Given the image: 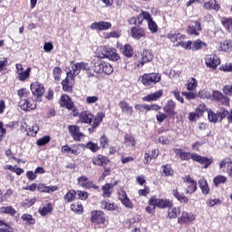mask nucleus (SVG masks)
<instances>
[{
    "instance_id": "1",
    "label": "nucleus",
    "mask_w": 232,
    "mask_h": 232,
    "mask_svg": "<svg viewBox=\"0 0 232 232\" xmlns=\"http://www.w3.org/2000/svg\"><path fill=\"white\" fill-rule=\"evenodd\" d=\"M174 151L177 157L180 159V160H189V159H192V160H195L196 162H198L199 164L204 166L205 169L211 166V163L213 162V160H211L210 159L202 157L197 153L191 154L189 152H185L181 149H174Z\"/></svg>"
},
{
    "instance_id": "2",
    "label": "nucleus",
    "mask_w": 232,
    "mask_h": 232,
    "mask_svg": "<svg viewBox=\"0 0 232 232\" xmlns=\"http://www.w3.org/2000/svg\"><path fill=\"white\" fill-rule=\"evenodd\" d=\"M97 54L100 59H110V61H119V59H121V56H119L115 48L108 47L106 45L98 47Z\"/></svg>"
},
{
    "instance_id": "3",
    "label": "nucleus",
    "mask_w": 232,
    "mask_h": 232,
    "mask_svg": "<svg viewBox=\"0 0 232 232\" xmlns=\"http://www.w3.org/2000/svg\"><path fill=\"white\" fill-rule=\"evenodd\" d=\"M228 112L226 108H219L216 112L209 110L208 111V118L209 122L213 124H217V122H222L226 117H227Z\"/></svg>"
},
{
    "instance_id": "4",
    "label": "nucleus",
    "mask_w": 232,
    "mask_h": 232,
    "mask_svg": "<svg viewBox=\"0 0 232 232\" xmlns=\"http://www.w3.org/2000/svg\"><path fill=\"white\" fill-rule=\"evenodd\" d=\"M161 76L157 72L144 73L141 76V82L143 86H151L160 82Z\"/></svg>"
},
{
    "instance_id": "5",
    "label": "nucleus",
    "mask_w": 232,
    "mask_h": 232,
    "mask_svg": "<svg viewBox=\"0 0 232 232\" xmlns=\"http://www.w3.org/2000/svg\"><path fill=\"white\" fill-rule=\"evenodd\" d=\"M151 61H153V53L150 50H143L141 52V61L134 63V69L139 70V68H142L146 63H151Z\"/></svg>"
},
{
    "instance_id": "6",
    "label": "nucleus",
    "mask_w": 232,
    "mask_h": 232,
    "mask_svg": "<svg viewBox=\"0 0 232 232\" xmlns=\"http://www.w3.org/2000/svg\"><path fill=\"white\" fill-rule=\"evenodd\" d=\"M149 204L150 206H156V208L164 209L166 208H171L173 203H171L169 199L157 198L156 197H153L149 199Z\"/></svg>"
},
{
    "instance_id": "7",
    "label": "nucleus",
    "mask_w": 232,
    "mask_h": 232,
    "mask_svg": "<svg viewBox=\"0 0 232 232\" xmlns=\"http://www.w3.org/2000/svg\"><path fill=\"white\" fill-rule=\"evenodd\" d=\"M18 106L24 111H32V110H35V108H37V103L32 98H25L20 100Z\"/></svg>"
},
{
    "instance_id": "8",
    "label": "nucleus",
    "mask_w": 232,
    "mask_h": 232,
    "mask_svg": "<svg viewBox=\"0 0 232 232\" xmlns=\"http://www.w3.org/2000/svg\"><path fill=\"white\" fill-rule=\"evenodd\" d=\"M197 219V216L191 212L183 211L178 218L179 224H193Z\"/></svg>"
},
{
    "instance_id": "9",
    "label": "nucleus",
    "mask_w": 232,
    "mask_h": 232,
    "mask_svg": "<svg viewBox=\"0 0 232 232\" xmlns=\"http://www.w3.org/2000/svg\"><path fill=\"white\" fill-rule=\"evenodd\" d=\"M91 222L92 224H104V222H106L104 212L101 210H92L91 212Z\"/></svg>"
},
{
    "instance_id": "10",
    "label": "nucleus",
    "mask_w": 232,
    "mask_h": 232,
    "mask_svg": "<svg viewBox=\"0 0 232 232\" xmlns=\"http://www.w3.org/2000/svg\"><path fill=\"white\" fill-rule=\"evenodd\" d=\"M91 30L103 32L111 28V23L106 21L94 22L90 25Z\"/></svg>"
},
{
    "instance_id": "11",
    "label": "nucleus",
    "mask_w": 232,
    "mask_h": 232,
    "mask_svg": "<svg viewBox=\"0 0 232 232\" xmlns=\"http://www.w3.org/2000/svg\"><path fill=\"white\" fill-rule=\"evenodd\" d=\"M205 64L208 68H213L215 70L220 64V58L215 54H207L205 56Z\"/></svg>"
},
{
    "instance_id": "12",
    "label": "nucleus",
    "mask_w": 232,
    "mask_h": 232,
    "mask_svg": "<svg viewBox=\"0 0 232 232\" xmlns=\"http://www.w3.org/2000/svg\"><path fill=\"white\" fill-rule=\"evenodd\" d=\"M78 186H81V188H84L85 189H97L99 188V186L94 185L92 180H89L86 176L78 178Z\"/></svg>"
},
{
    "instance_id": "13",
    "label": "nucleus",
    "mask_w": 232,
    "mask_h": 232,
    "mask_svg": "<svg viewBox=\"0 0 232 232\" xmlns=\"http://www.w3.org/2000/svg\"><path fill=\"white\" fill-rule=\"evenodd\" d=\"M31 92L35 97H43L44 93V86L39 82H34L31 83Z\"/></svg>"
},
{
    "instance_id": "14",
    "label": "nucleus",
    "mask_w": 232,
    "mask_h": 232,
    "mask_svg": "<svg viewBox=\"0 0 232 232\" xmlns=\"http://www.w3.org/2000/svg\"><path fill=\"white\" fill-rule=\"evenodd\" d=\"M130 35L132 39L139 41L144 37H146V31L142 27L134 26L130 29Z\"/></svg>"
},
{
    "instance_id": "15",
    "label": "nucleus",
    "mask_w": 232,
    "mask_h": 232,
    "mask_svg": "<svg viewBox=\"0 0 232 232\" xmlns=\"http://www.w3.org/2000/svg\"><path fill=\"white\" fill-rule=\"evenodd\" d=\"M69 133L72 135V139L75 140L81 141V139L84 137V134L81 132L79 126L70 125L68 126Z\"/></svg>"
},
{
    "instance_id": "16",
    "label": "nucleus",
    "mask_w": 232,
    "mask_h": 232,
    "mask_svg": "<svg viewBox=\"0 0 232 232\" xmlns=\"http://www.w3.org/2000/svg\"><path fill=\"white\" fill-rule=\"evenodd\" d=\"M119 106L121 110V113L125 115H133V106L130 105L126 101H120Z\"/></svg>"
},
{
    "instance_id": "17",
    "label": "nucleus",
    "mask_w": 232,
    "mask_h": 232,
    "mask_svg": "<svg viewBox=\"0 0 232 232\" xmlns=\"http://www.w3.org/2000/svg\"><path fill=\"white\" fill-rule=\"evenodd\" d=\"M109 162L110 159L103 155H98L92 159V164H94V166H102V168H104Z\"/></svg>"
},
{
    "instance_id": "18",
    "label": "nucleus",
    "mask_w": 232,
    "mask_h": 232,
    "mask_svg": "<svg viewBox=\"0 0 232 232\" xmlns=\"http://www.w3.org/2000/svg\"><path fill=\"white\" fill-rule=\"evenodd\" d=\"M60 106L67 108V110H73V102H72V98H70V96L64 94L61 97Z\"/></svg>"
},
{
    "instance_id": "19",
    "label": "nucleus",
    "mask_w": 232,
    "mask_h": 232,
    "mask_svg": "<svg viewBox=\"0 0 232 232\" xmlns=\"http://www.w3.org/2000/svg\"><path fill=\"white\" fill-rule=\"evenodd\" d=\"M167 39H169L171 43H177V44H179L180 41H184L186 39V35L180 33L170 32L167 34Z\"/></svg>"
},
{
    "instance_id": "20",
    "label": "nucleus",
    "mask_w": 232,
    "mask_h": 232,
    "mask_svg": "<svg viewBox=\"0 0 232 232\" xmlns=\"http://www.w3.org/2000/svg\"><path fill=\"white\" fill-rule=\"evenodd\" d=\"M176 106H177V103H175V102L170 100L163 107V111H165V113H168V115H169L170 117H173V115H177V111H175Z\"/></svg>"
},
{
    "instance_id": "21",
    "label": "nucleus",
    "mask_w": 232,
    "mask_h": 232,
    "mask_svg": "<svg viewBox=\"0 0 232 232\" xmlns=\"http://www.w3.org/2000/svg\"><path fill=\"white\" fill-rule=\"evenodd\" d=\"M185 181L188 185L187 193H195V191H197V181H195L189 176L185 177Z\"/></svg>"
},
{
    "instance_id": "22",
    "label": "nucleus",
    "mask_w": 232,
    "mask_h": 232,
    "mask_svg": "<svg viewBox=\"0 0 232 232\" xmlns=\"http://www.w3.org/2000/svg\"><path fill=\"white\" fill-rule=\"evenodd\" d=\"M59 190V187L57 186H46L43 183H40L38 185V191H40V193H53V191H58Z\"/></svg>"
},
{
    "instance_id": "23",
    "label": "nucleus",
    "mask_w": 232,
    "mask_h": 232,
    "mask_svg": "<svg viewBox=\"0 0 232 232\" xmlns=\"http://www.w3.org/2000/svg\"><path fill=\"white\" fill-rule=\"evenodd\" d=\"M204 10H215L218 12L220 10V5L217 3V0H210L203 4Z\"/></svg>"
},
{
    "instance_id": "24",
    "label": "nucleus",
    "mask_w": 232,
    "mask_h": 232,
    "mask_svg": "<svg viewBox=\"0 0 232 232\" xmlns=\"http://www.w3.org/2000/svg\"><path fill=\"white\" fill-rule=\"evenodd\" d=\"M163 95L162 90H160L154 93L148 94L147 96L142 98V101H145L146 102H151L153 101H159L160 97Z\"/></svg>"
},
{
    "instance_id": "25",
    "label": "nucleus",
    "mask_w": 232,
    "mask_h": 232,
    "mask_svg": "<svg viewBox=\"0 0 232 232\" xmlns=\"http://www.w3.org/2000/svg\"><path fill=\"white\" fill-rule=\"evenodd\" d=\"M80 122L83 124H92V121H93V115L89 111L81 112L79 115Z\"/></svg>"
},
{
    "instance_id": "26",
    "label": "nucleus",
    "mask_w": 232,
    "mask_h": 232,
    "mask_svg": "<svg viewBox=\"0 0 232 232\" xmlns=\"http://www.w3.org/2000/svg\"><path fill=\"white\" fill-rule=\"evenodd\" d=\"M72 72H67V77H69L71 79V81H74L75 77H77V75H79L81 73V65L79 63H74L72 66Z\"/></svg>"
},
{
    "instance_id": "27",
    "label": "nucleus",
    "mask_w": 232,
    "mask_h": 232,
    "mask_svg": "<svg viewBox=\"0 0 232 232\" xmlns=\"http://www.w3.org/2000/svg\"><path fill=\"white\" fill-rule=\"evenodd\" d=\"M25 131L27 135L35 137L37 135V131H39V125L37 123H31L26 125Z\"/></svg>"
},
{
    "instance_id": "28",
    "label": "nucleus",
    "mask_w": 232,
    "mask_h": 232,
    "mask_svg": "<svg viewBox=\"0 0 232 232\" xmlns=\"http://www.w3.org/2000/svg\"><path fill=\"white\" fill-rule=\"evenodd\" d=\"M172 195L177 198V200H179V202H183L184 204H187V202L189 200L188 197L184 195V193L179 192V188H173Z\"/></svg>"
},
{
    "instance_id": "29",
    "label": "nucleus",
    "mask_w": 232,
    "mask_h": 232,
    "mask_svg": "<svg viewBox=\"0 0 232 232\" xmlns=\"http://www.w3.org/2000/svg\"><path fill=\"white\" fill-rule=\"evenodd\" d=\"M135 137L131 134L126 133L124 135L123 143L127 146V148H135L136 144Z\"/></svg>"
},
{
    "instance_id": "30",
    "label": "nucleus",
    "mask_w": 232,
    "mask_h": 232,
    "mask_svg": "<svg viewBox=\"0 0 232 232\" xmlns=\"http://www.w3.org/2000/svg\"><path fill=\"white\" fill-rule=\"evenodd\" d=\"M62 85H63V92H70L73 88V80H72L67 76L64 80H63Z\"/></svg>"
},
{
    "instance_id": "31",
    "label": "nucleus",
    "mask_w": 232,
    "mask_h": 232,
    "mask_svg": "<svg viewBox=\"0 0 232 232\" xmlns=\"http://www.w3.org/2000/svg\"><path fill=\"white\" fill-rule=\"evenodd\" d=\"M198 184L203 193V195H208L209 194V186L208 185V181L206 179L201 178L198 179Z\"/></svg>"
},
{
    "instance_id": "32",
    "label": "nucleus",
    "mask_w": 232,
    "mask_h": 232,
    "mask_svg": "<svg viewBox=\"0 0 232 232\" xmlns=\"http://www.w3.org/2000/svg\"><path fill=\"white\" fill-rule=\"evenodd\" d=\"M188 92H194L197 90V86H198V82L194 77L188 79L185 84Z\"/></svg>"
},
{
    "instance_id": "33",
    "label": "nucleus",
    "mask_w": 232,
    "mask_h": 232,
    "mask_svg": "<svg viewBox=\"0 0 232 232\" xmlns=\"http://www.w3.org/2000/svg\"><path fill=\"white\" fill-rule=\"evenodd\" d=\"M207 46L208 44L202 42V40H196L194 42H191L190 50H192L193 52H197L198 50H202V48Z\"/></svg>"
},
{
    "instance_id": "34",
    "label": "nucleus",
    "mask_w": 232,
    "mask_h": 232,
    "mask_svg": "<svg viewBox=\"0 0 232 232\" xmlns=\"http://www.w3.org/2000/svg\"><path fill=\"white\" fill-rule=\"evenodd\" d=\"M92 70L95 73H102V66L104 65V62L97 59L92 62Z\"/></svg>"
},
{
    "instance_id": "35",
    "label": "nucleus",
    "mask_w": 232,
    "mask_h": 232,
    "mask_svg": "<svg viewBox=\"0 0 232 232\" xmlns=\"http://www.w3.org/2000/svg\"><path fill=\"white\" fill-rule=\"evenodd\" d=\"M200 30H202V28L200 27V23L198 22H193L190 25H189V34L190 35H198V32H200Z\"/></svg>"
},
{
    "instance_id": "36",
    "label": "nucleus",
    "mask_w": 232,
    "mask_h": 232,
    "mask_svg": "<svg viewBox=\"0 0 232 232\" xmlns=\"http://www.w3.org/2000/svg\"><path fill=\"white\" fill-rule=\"evenodd\" d=\"M31 72H32V68L29 67L25 71H22V72H19L16 75V79L18 81H21L22 82H24V81H26V79H28L30 77Z\"/></svg>"
},
{
    "instance_id": "37",
    "label": "nucleus",
    "mask_w": 232,
    "mask_h": 232,
    "mask_svg": "<svg viewBox=\"0 0 232 232\" xmlns=\"http://www.w3.org/2000/svg\"><path fill=\"white\" fill-rule=\"evenodd\" d=\"M180 215V208L169 207L168 217L169 218H177Z\"/></svg>"
},
{
    "instance_id": "38",
    "label": "nucleus",
    "mask_w": 232,
    "mask_h": 232,
    "mask_svg": "<svg viewBox=\"0 0 232 232\" xmlns=\"http://www.w3.org/2000/svg\"><path fill=\"white\" fill-rule=\"evenodd\" d=\"M38 211L42 217H46L48 213H52V211H53V206L52 205V203H48L46 206L39 208Z\"/></svg>"
},
{
    "instance_id": "39",
    "label": "nucleus",
    "mask_w": 232,
    "mask_h": 232,
    "mask_svg": "<svg viewBox=\"0 0 232 232\" xmlns=\"http://www.w3.org/2000/svg\"><path fill=\"white\" fill-rule=\"evenodd\" d=\"M71 209L77 215H82V212L84 211V208L82 207V204L79 202H75L72 204Z\"/></svg>"
},
{
    "instance_id": "40",
    "label": "nucleus",
    "mask_w": 232,
    "mask_h": 232,
    "mask_svg": "<svg viewBox=\"0 0 232 232\" xmlns=\"http://www.w3.org/2000/svg\"><path fill=\"white\" fill-rule=\"evenodd\" d=\"M232 158L227 157L219 161V169H227L231 166Z\"/></svg>"
},
{
    "instance_id": "41",
    "label": "nucleus",
    "mask_w": 232,
    "mask_h": 232,
    "mask_svg": "<svg viewBox=\"0 0 232 232\" xmlns=\"http://www.w3.org/2000/svg\"><path fill=\"white\" fill-rule=\"evenodd\" d=\"M161 175L163 177H171L173 175V169H171L170 165H163L161 167Z\"/></svg>"
},
{
    "instance_id": "42",
    "label": "nucleus",
    "mask_w": 232,
    "mask_h": 232,
    "mask_svg": "<svg viewBox=\"0 0 232 232\" xmlns=\"http://www.w3.org/2000/svg\"><path fill=\"white\" fill-rule=\"evenodd\" d=\"M226 182H227L226 176L218 175L213 179V184L216 187L220 186V184H226Z\"/></svg>"
},
{
    "instance_id": "43",
    "label": "nucleus",
    "mask_w": 232,
    "mask_h": 232,
    "mask_svg": "<svg viewBox=\"0 0 232 232\" xmlns=\"http://www.w3.org/2000/svg\"><path fill=\"white\" fill-rule=\"evenodd\" d=\"M77 195V192L73 189L69 190L63 197L66 203L68 202H73L75 200V196Z\"/></svg>"
},
{
    "instance_id": "44",
    "label": "nucleus",
    "mask_w": 232,
    "mask_h": 232,
    "mask_svg": "<svg viewBox=\"0 0 232 232\" xmlns=\"http://www.w3.org/2000/svg\"><path fill=\"white\" fill-rule=\"evenodd\" d=\"M0 213L5 214V215H11L12 217H14V215H15L17 211H15L14 208H12V206H8V207H2L0 208Z\"/></svg>"
},
{
    "instance_id": "45",
    "label": "nucleus",
    "mask_w": 232,
    "mask_h": 232,
    "mask_svg": "<svg viewBox=\"0 0 232 232\" xmlns=\"http://www.w3.org/2000/svg\"><path fill=\"white\" fill-rule=\"evenodd\" d=\"M102 73H106V75H111V73H113V66H111V64H110L109 63L103 62Z\"/></svg>"
},
{
    "instance_id": "46",
    "label": "nucleus",
    "mask_w": 232,
    "mask_h": 232,
    "mask_svg": "<svg viewBox=\"0 0 232 232\" xmlns=\"http://www.w3.org/2000/svg\"><path fill=\"white\" fill-rule=\"evenodd\" d=\"M62 153H66L67 155H78L77 150L70 148L68 145H63L61 149Z\"/></svg>"
},
{
    "instance_id": "47",
    "label": "nucleus",
    "mask_w": 232,
    "mask_h": 232,
    "mask_svg": "<svg viewBox=\"0 0 232 232\" xmlns=\"http://www.w3.org/2000/svg\"><path fill=\"white\" fill-rule=\"evenodd\" d=\"M122 53L125 55V57H132L133 56V48H131V45L125 44L122 48Z\"/></svg>"
},
{
    "instance_id": "48",
    "label": "nucleus",
    "mask_w": 232,
    "mask_h": 232,
    "mask_svg": "<svg viewBox=\"0 0 232 232\" xmlns=\"http://www.w3.org/2000/svg\"><path fill=\"white\" fill-rule=\"evenodd\" d=\"M221 23H222L223 26L227 30H228V32H232V19L231 18L223 17L221 19Z\"/></svg>"
},
{
    "instance_id": "49",
    "label": "nucleus",
    "mask_w": 232,
    "mask_h": 232,
    "mask_svg": "<svg viewBox=\"0 0 232 232\" xmlns=\"http://www.w3.org/2000/svg\"><path fill=\"white\" fill-rule=\"evenodd\" d=\"M102 119H104V113L99 112L93 120L92 128H97L102 122Z\"/></svg>"
},
{
    "instance_id": "50",
    "label": "nucleus",
    "mask_w": 232,
    "mask_h": 232,
    "mask_svg": "<svg viewBox=\"0 0 232 232\" xmlns=\"http://www.w3.org/2000/svg\"><path fill=\"white\" fill-rule=\"evenodd\" d=\"M102 119H104V113L99 112L93 120L92 128H97L102 122Z\"/></svg>"
},
{
    "instance_id": "51",
    "label": "nucleus",
    "mask_w": 232,
    "mask_h": 232,
    "mask_svg": "<svg viewBox=\"0 0 232 232\" xmlns=\"http://www.w3.org/2000/svg\"><path fill=\"white\" fill-rule=\"evenodd\" d=\"M142 21H144V18L142 16V13L140 14L137 17H131L129 19V23L130 24H142Z\"/></svg>"
},
{
    "instance_id": "52",
    "label": "nucleus",
    "mask_w": 232,
    "mask_h": 232,
    "mask_svg": "<svg viewBox=\"0 0 232 232\" xmlns=\"http://www.w3.org/2000/svg\"><path fill=\"white\" fill-rule=\"evenodd\" d=\"M21 218L24 222L29 224V226L35 224V219L33 218L32 215H30V214H24L21 217Z\"/></svg>"
},
{
    "instance_id": "53",
    "label": "nucleus",
    "mask_w": 232,
    "mask_h": 232,
    "mask_svg": "<svg viewBox=\"0 0 232 232\" xmlns=\"http://www.w3.org/2000/svg\"><path fill=\"white\" fill-rule=\"evenodd\" d=\"M219 50H221V52H229L231 50V41L227 40L221 43Z\"/></svg>"
},
{
    "instance_id": "54",
    "label": "nucleus",
    "mask_w": 232,
    "mask_h": 232,
    "mask_svg": "<svg viewBox=\"0 0 232 232\" xmlns=\"http://www.w3.org/2000/svg\"><path fill=\"white\" fill-rule=\"evenodd\" d=\"M102 191H103V197H110V195H111V184L107 183L105 185L102 186Z\"/></svg>"
},
{
    "instance_id": "55",
    "label": "nucleus",
    "mask_w": 232,
    "mask_h": 232,
    "mask_svg": "<svg viewBox=\"0 0 232 232\" xmlns=\"http://www.w3.org/2000/svg\"><path fill=\"white\" fill-rule=\"evenodd\" d=\"M148 26L151 34H157V32H159V25H157V23H155V21L150 20V22H148Z\"/></svg>"
},
{
    "instance_id": "56",
    "label": "nucleus",
    "mask_w": 232,
    "mask_h": 232,
    "mask_svg": "<svg viewBox=\"0 0 232 232\" xmlns=\"http://www.w3.org/2000/svg\"><path fill=\"white\" fill-rule=\"evenodd\" d=\"M17 95L20 98V101H23V99H28V95H30V92L25 88L20 89L17 92Z\"/></svg>"
},
{
    "instance_id": "57",
    "label": "nucleus",
    "mask_w": 232,
    "mask_h": 232,
    "mask_svg": "<svg viewBox=\"0 0 232 232\" xmlns=\"http://www.w3.org/2000/svg\"><path fill=\"white\" fill-rule=\"evenodd\" d=\"M191 41L184 42V40H181L176 44V46H181L184 50H191Z\"/></svg>"
},
{
    "instance_id": "58",
    "label": "nucleus",
    "mask_w": 232,
    "mask_h": 232,
    "mask_svg": "<svg viewBox=\"0 0 232 232\" xmlns=\"http://www.w3.org/2000/svg\"><path fill=\"white\" fill-rule=\"evenodd\" d=\"M102 209H107V211H113L115 209V204L107 201H102Z\"/></svg>"
},
{
    "instance_id": "59",
    "label": "nucleus",
    "mask_w": 232,
    "mask_h": 232,
    "mask_svg": "<svg viewBox=\"0 0 232 232\" xmlns=\"http://www.w3.org/2000/svg\"><path fill=\"white\" fill-rule=\"evenodd\" d=\"M181 95H183V97H186L188 101H192L193 99H197V93L193 92V91H189L188 92H181Z\"/></svg>"
},
{
    "instance_id": "60",
    "label": "nucleus",
    "mask_w": 232,
    "mask_h": 232,
    "mask_svg": "<svg viewBox=\"0 0 232 232\" xmlns=\"http://www.w3.org/2000/svg\"><path fill=\"white\" fill-rule=\"evenodd\" d=\"M61 73H63V70L60 67H55L53 71L54 80L61 81Z\"/></svg>"
},
{
    "instance_id": "61",
    "label": "nucleus",
    "mask_w": 232,
    "mask_h": 232,
    "mask_svg": "<svg viewBox=\"0 0 232 232\" xmlns=\"http://www.w3.org/2000/svg\"><path fill=\"white\" fill-rule=\"evenodd\" d=\"M50 136H44L36 141L37 146H44L50 142Z\"/></svg>"
},
{
    "instance_id": "62",
    "label": "nucleus",
    "mask_w": 232,
    "mask_h": 232,
    "mask_svg": "<svg viewBox=\"0 0 232 232\" xmlns=\"http://www.w3.org/2000/svg\"><path fill=\"white\" fill-rule=\"evenodd\" d=\"M86 148L92 151V153H95L96 151H99V145L97 143H93L92 141H89L86 145Z\"/></svg>"
},
{
    "instance_id": "63",
    "label": "nucleus",
    "mask_w": 232,
    "mask_h": 232,
    "mask_svg": "<svg viewBox=\"0 0 232 232\" xmlns=\"http://www.w3.org/2000/svg\"><path fill=\"white\" fill-rule=\"evenodd\" d=\"M223 93L227 96L232 95V85H225L223 88Z\"/></svg>"
},
{
    "instance_id": "64",
    "label": "nucleus",
    "mask_w": 232,
    "mask_h": 232,
    "mask_svg": "<svg viewBox=\"0 0 232 232\" xmlns=\"http://www.w3.org/2000/svg\"><path fill=\"white\" fill-rule=\"evenodd\" d=\"M222 72H232V63H226L220 67Z\"/></svg>"
}]
</instances>
